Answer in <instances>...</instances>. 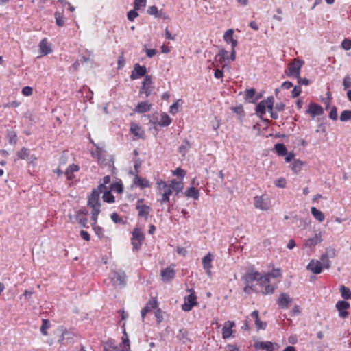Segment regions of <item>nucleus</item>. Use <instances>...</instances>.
Instances as JSON below:
<instances>
[{
  "mask_svg": "<svg viewBox=\"0 0 351 351\" xmlns=\"http://www.w3.org/2000/svg\"><path fill=\"white\" fill-rule=\"evenodd\" d=\"M158 194L161 196V198L158 199L161 204H166L169 202L170 196L173 192L178 195L181 192L184 187L182 181H178L173 179L168 184L162 180H159L156 182Z\"/></svg>",
  "mask_w": 351,
  "mask_h": 351,
  "instance_id": "nucleus-1",
  "label": "nucleus"
},
{
  "mask_svg": "<svg viewBox=\"0 0 351 351\" xmlns=\"http://www.w3.org/2000/svg\"><path fill=\"white\" fill-rule=\"evenodd\" d=\"M103 189H106V186L100 184L97 189H94L90 195L88 197V206L92 210H100L101 204L99 202L100 193L103 192Z\"/></svg>",
  "mask_w": 351,
  "mask_h": 351,
  "instance_id": "nucleus-2",
  "label": "nucleus"
},
{
  "mask_svg": "<svg viewBox=\"0 0 351 351\" xmlns=\"http://www.w3.org/2000/svg\"><path fill=\"white\" fill-rule=\"evenodd\" d=\"M274 104V98L272 96L267 97L265 100L261 101L256 106L255 110L256 114L263 119V115L265 114L266 108H267L268 110H271Z\"/></svg>",
  "mask_w": 351,
  "mask_h": 351,
  "instance_id": "nucleus-3",
  "label": "nucleus"
},
{
  "mask_svg": "<svg viewBox=\"0 0 351 351\" xmlns=\"http://www.w3.org/2000/svg\"><path fill=\"white\" fill-rule=\"evenodd\" d=\"M144 240L145 234L142 230L138 228H134L131 238V244L132 245L133 250H139Z\"/></svg>",
  "mask_w": 351,
  "mask_h": 351,
  "instance_id": "nucleus-4",
  "label": "nucleus"
},
{
  "mask_svg": "<svg viewBox=\"0 0 351 351\" xmlns=\"http://www.w3.org/2000/svg\"><path fill=\"white\" fill-rule=\"evenodd\" d=\"M187 291L190 294L184 297V304L182 305V310L186 312L190 311L198 304L195 291L193 289H189Z\"/></svg>",
  "mask_w": 351,
  "mask_h": 351,
  "instance_id": "nucleus-5",
  "label": "nucleus"
},
{
  "mask_svg": "<svg viewBox=\"0 0 351 351\" xmlns=\"http://www.w3.org/2000/svg\"><path fill=\"white\" fill-rule=\"evenodd\" d=\"M254 202V206L262 210H267L271 207L270 199L265 195L256 196Z\"/></svg>",
  "mask_w": 351,
  "mask_h": 351,
  "instance_id": "nucleus-6",
  "label": "nucleus"
},
{
  "mask_svg": "<svg viewBox=\"0 0 351 351\" xmlns=\"http://www.w3.org/2000/svg\"><path fill=\"white\" fill-rule=\"evenodd\" d=\"M303 64L304 61L299 59H294V60L288 65L287 75L293 77H298Z\"/></svg>",
  "mask_w": 351,
  "mask_h": 351,
  "instance_id": "nucleus-7",
  "label": "nucleus"
},
{
  "mask_svg": "<svg viewBox=\"0 0 351 351\" xmlns=\"http://www.w3.org/2000/svg\"><path fill=\"white\" fill-rule=\"evenodd\" d=\"M136 209L138 210V215L139 217L144 218L145 220L148 219L149 213L151 211L150 206L144 203L143 199H140L136 202Z\"/></svg>",
  "mask_w": 351,
  "mask_h": 351,
  "instance_id": "nucleus-8",
  "label": "nucleus"
},
{
  "mask_svg": "<svg viewBox=\"0 0 351 351\" xmlns=\"http://www.w3.org/2000/svg\"><path fill=\"white\" fill-rule=\"evenodd\" d=\"M87 215L88 211L86 208H82L75 212V220L82 228H88Z\"/></svg>",
  "mask_w": 351,
  "mask_h": 351,
  "instance_id": "nucleus-9",
  "label": "nucleus"
},
{
  "mask_svg": "<svg viewBox=\"0 0 351 351\" xmlns=\"http://www.w3.org/2000/svg\"><path fill=\"white\" fill-rule=\"evenodd\" d=\"M154 86H152V77L150 75H146L143 82H142V86L139 93H144L146 97H149L151 95Z\"/></svg>",
  "mask_w": 351,
  "mask_h": 351,
  "instance_id": "nucleus-10",
  "label": "nucleus"
},
{
  "mask_svg": "<svg viewBox=\"0 0 351 351\" xmlns=\"http://www.w3.org/2000/svg\"><path fill=\"white\" fill-rule=\"evenodd\" d=\"M214 256L212 253L208 252L206 256L202 258V263L204 269L205 270L208 276H212L211 268L213 267L212 262L213 261Z\"/></svg>",
  "mask_w": 351,
  "mask_h": 351,
  "instance_id": "nucleus-11",
  "label": "nucleus"
},
{
  "mask_svg": "<svg viewBox=\"0 0 351 351\" xmlns=\"http://www.w3.org/2000/svg\"><path fill=\"white\" fill-rule=\"evenodd\" d=\"M261 274L254 269H249L243 277L245 283L253 284L254 281H259Z\"/></svg>",
  "mask_w": 351,
  "mask_h": 351,
  "instance_id": "nucleus-12",
  "label": "nucleus"
},
{
  "mask_svg": "<svg viewBox=\"0 0 351 351\" xmlns=\"http://www.w3.org/2000/svg\"><path fill=\"white\" fill-rule=\"evenodd\" d=\"M160 276L162 280L164 282H169L172 280L176 276L174 266L171 265L167 268L162 269L160 272Z\"/></svg>",
  "mask_w": 351,
  "mask_h": 351,
  "instance_id": "nucleus-13",
  "label": "nucleus"
},
{
  "mask_svg": "<svg viewBox=\"0 0 351 351\" xmlns=\"http://www.w3.org/2000/svg\"><path fill=\"white\" fill-rule=\"evenodd\" d=\"M350 304L344 300L338 301L335 307L339 311V315L341 318H346L348 316L349 313L346 310L350 308Z\"/></svg>",
  "mask_w": 351,
  "mask_h": 351,
  "instance_id": "nucleus-14",
  "label": "nucleus"
},
{
  "mask_svg": "<svg viewBox=\"0 0 351 351\" xmlns=\"http://www.w3.org/2000/svg\"><path fill=\"white\" fill-rule=\"evenodd\" d=\"M147 69L145 66H141L139 64H136L134 66V69L131 72L130 78L132 80L138 79L141 77L146 76Z\"/></svg>",
  "mask_w": 351,
  "mask_h": 351,
  "instance_id": "nucleus-15",
  "label": "nucleus"
},
{
  "mask_svg": "<svg viewBox=\"0 0 351 351\" xmlns=\"http://www.w3.org/2000/svg\"><path fill=\"white\" fill-rule=\"evenodd\" d=\"M111 280L114 285L123 287L126 284V275L124 272L114 271Z\"/></svg>",
  "mask_w": 351,
  "mask_h": 351,
  "instance_id": "nucleus-16",
  "label": "nucleus"
},
{
  "mask_svg": "<svg viewBox=\"0 0 351 351\" xmlns=\"http://www.w3.org/2000/svg\"><path fill=\"white\" fill-rule=\"evenodd\" d=\"M307 269L313 274H319L322 271L323 268L322 263L317 260H311L306 267Z\"/></svg>",
  "mask_w": 351,
  "mask_h": 351,
  "instance_id": "nucleus-17",
  "label": "nucleus"
},
{
  "mask_svg": "<svg viewBox=\"0 0 351 351\" xmlns=\"http://www.w3.org/2000/svg\"><path fill=\"white\" fill-rule=\"evenodd\" d=\"M158 306L157 300L154 298L149 300L145 306L141 310L142 320L144 321L145 315L152 310L156 308Z\"/></svg>",
  "mask_w": 351,
  "mask_h": 351,
  "instance_id": "nucleus-18",
  "label": "nucleus"
},
{
  "mask_svg": "<svg viewBox=\"0 0 351 351\" xmlns=\"http://www.w3.org/2000/svg\"><path fill=\"white\" fill-rule=\"evenodd\" d=\"M228 52L226 49H219V53L215 56L213 66H218L219 64H223L228 59Z\"/></svg>",
  "mask_w": 351,
  "mask_h": 351,
  "instance_id": "nucleus-19",
  "label": "nucleus"
},
{
  "mask_svg": "<svg viewBox=\"0 0 351 351\" xmlns=\"http://www.w3.org/2000/svg\"><path fill=\"white\" fill-rule=\"evenodd\" d=\"M306 112L310 114L314 118L316 116L322 115L324 113L322 107L317 104L311 103L308 106Z\"/></svg>",
  "mask_w": 351,
  "mask_h": 351,
  "instance_id": "nucleus-20",
  "label": "nucleus"
},
{
  "mask_svg": "<svg viewBox=\"0 0 351 351\" xmlns=\"http://www.w3.org/2000/svg\"><path fill=\"white\" fill-rule=\"evenodd\" d=\"M234 325V322L232 321H227L224 323L222 328V337L223 339H228L231 337L233 332L232 328Z\"/></svg>",
  "mask_w": 351,
  "mask_h": 351,
  "instance_id": "nucleus-21",
  "label": "nucleus"
},
{
  "mask_svg": "<svg viewBox=\"0 0 351 351\" xmlns=\"http://www.w3.org/2000/svg\"><path fill=\"white\" fill-rule=\"evenodd\" d=\"M292 299L286 293L280 294L277 303L280 308H287L289 304L291 302Z\"/></svg>",
  "mask_w": 351,
  "mask_h": 351,
  "instance_id": "nucleus-22",
  "label": "nucleus"
},
{
  "mask_svg": "<svg viewBox=\"0 0 351 351\" xmlns=\"http://www.w3.org/2000/svg\"><path fill=\"white\" fill-rule=\"evenodd\" d=\"M91 143L95 146V150L91 151L92 156L95 158H97L98 162L102 163L104 162V149L96 145V144L93 141H91Z\"/></svg>",
  "mask_w": 351,
  "mask_h": 351,
  "instance_id": "nucleus-23",
  "label": "nucleus"
},
{
  "mask_svg": "<svg viewBox=\"0 0 351 351\" xmlns=\"http://www.w3.org/2000/svg\"><path fill=\"white\" fill-rule=\"evenodd\" d=\"M152 104L149 101H142L138 104L136 106L134 111L137 113H145L151 110Z\"/></svg>",
  "mask_w": 351,
  "mask_h": 351,
  "instance_id": "nucleus-24",
  "label": "nucleus"
},
{
  "mask_svg": "<svg viewBox=\"0 0 351 351\" xmlns=\"http://www.w3.org/2000/svg\"><path fill=\"white\" fill-rule=\"evenodd\" d=\"M133 184L141 189H145L150 186L149 182L146 178H143L138 175L134 176Z\"/></svg>",
  "mask_w": 351,
  "mask_h": 351,
  "instance_id": "nucleus-25",
  "label": "nucleus"
},
{
  "mask_svg": "<svg viewBox=\"0 0 351 351\" xmlns=\"http://www.w3.org/2000/svg\"><path fill=\"white\" fill-rule=\"evenodd\" d=\"M233 29H230L225 32L223 39L227 43H230L232 48H235L238 43L237 40L233 38Z\"/></svg>",
  "mask_w": 351,
  "mask_h": 351,
  "instance_id": "nucleus-26",
  "label": "nucleus"
},
{
  "mask_svg": "<svg viewBox=\"0 0 351 351\" xmlns=\"http://www.w3.org/2000/svg\"><path fill=\"white\" fill-rule=\"evenodd\" d=\"M250 315L254 319L256 327L257 330H260V329L265 330V328L267 326V324H266V322H262L260 320L259 315H258V311L257 310L254 311L251 313Z\"/></svg>",
  "mask_w": 351,
  "mask_h": 351,
  "instance_id": "nucleus-27",
  "label": "nucleus"
},
{
  "mask_svg": "<svg viewBox=\"0 0 351 351\" xmlns=\"http://www.w3.org/2000/svg\"><path fill=\"white\" fill-rule=\"evenodd\" d=\"M75 335L73 333L65 330L62 332L59 341L62 345L67 346L72 341Z\"/></svg>",
  "mask_w": 351,
  "mask_h": 351,
  "instance_id": "nucleus-28",
  "label": "nucleus"
},
{
  "mask_svg": "<svg viewBox=\"0 0 351 351\" xmlns=\"http://www.w3.org/2000/svg\"><path fill=\"white\" fill-rule=\"evenodd\" d=\"M39 48L43 56L47 55L51 52V46L49 44L47 38H43L40 41L39 44Z\"/></svg>",
  "mask_w": 351,
  "mask_h": 351,
  "instance_id": "nucleus-29",
  "label": "nucleus"
},
{
  "mask_svg": "<svg viewBox=\"0 0 351 351\" xmlns=\"http://www.w3.org/2000/svg\"><path fill=\"white\" fill-rule=\"evenodd\" d=\"M80 169V167L77 165L75 164H71L70 165L68 168L65 171V176L66 178L69 180H71L74 178V172L78 171Z\"/></svg>",
  "mask_w": 351,
  "mask_h": 351,
  "instance_id": "nucleus-30",
  "label": "nucleus"
},
{
  "mask_svg": "<svg viewBox=\"0 0 351 351\" xmlns=\"http://www.w3.org/2000/svg\"><path fill=\"white\" fill-rule=\"evenodd\" d=\"M254 348L256 349L266 350L267 351L274 350V345L270 341L256 342Z\"/></svg>",
  "mask_w": 351,
  "mask_h": 351,
  "instance_id": "nucleus-31",
  "label": "nucleus"
},
{
  "mask_svg": "<svg viewBox=\"0 0 351 351\" xmlns=\"http://www.w3.org/2000/svg\"><path fill=\"white\" fill-rule=\"evenodd\" d=\"M322 241V239L321 235L316 234L313 237L309 238L307 240H306L304 245L307 247H311L320 243Z\"/></svg>",
  "mask_w": 351,
  "mask_h": 351,
  "instance_id": "nucleus-32",
  "label": "nucleus"
},
{
  "mask_svg": "<svg viewBox=\"0 0 351 351\" xmlns=\"http://www.w3.org/2000/svg\"><path fill=\"white\" fill-rule=\"evenodd\" d=\"M120 348H121V351H130V340L125 330H123V335L122 337V341L120 343Z\"/></svg>",
  "mask_w": 351,
  "mask_h": 351,
  "instance_id": "nucleus-33",
  "label": "nucleus"
},
{
  "mask_svg": "<svg viewBox=\"0 0 351 351\" xmlns=\"http://www.w3.org/2000/svg\"><path fill=\"white\" fill-rule=\"evenodd\" d=\"M311 212L314 218L317 219L319 222L324 221L325 216L321 210L317 209L315 207H312L311 209Z\"/></svg>",
  "mask_w": 351,
  "mask_h": 351,
  "instance_id": "nucleus-34",
  "label": "nucleus"
},
{
  "mask_svg": "<svg viewBox=\"0 0 351 351\" xmlns=\"http://www.w3.org/2000/svg\"><path fill=\"white\" fill-rule=\"evenodd\" d=\"M304 162L300 160H294L291 164V169L295 174H298L302 169Z\"/></svg>",
  "mask_w": 351,
  "mask_h": 351,
  "instance_id": "nucleus-35",
  "label": "nucleus"
},
{
  "mask_svg": "<svg viewBox=\"0 0 351 351\" xmlns=\"http://www.w3.org/2000/svg\"><path fill=\"white\" fill-rule=\"evenodd\" d=\"M54 16L56 25L58 27H63L65 24L63 12L56 11Z\"/></svg>",
  "mask_w": 351,
  "mask_h": 351,
  "instance_id": "nucleus-36",
  "label": "nucleus"
},
{
  "mask_svg": "<svg viewBox=\"0 0 351 351\" xmlns=\"http://www.w3.org/2000/svg\"><path fill=\"white\" fill-rule=\"evenodd\" d=\"M185 195L187 197H193L194 199L197 200L199 198V191L194 187H190L185 191Z\"/></svg>",
  "mask_w": 351,
  "mask_h": 351,
  "instance_id": "nucleus-37",
  "label": "nucleus"
},
{
  "mask_svg": "<svg viewBox=\"0 0 351 351\" xmlns=\"http://www.w3.org/2000/svg\"><path fill=\"white\" fill-rule=\"evenodd\" d=\"M274 149L278 156H285L287 154V149L282 143H277L274 145Z\"/></svg>",
  "mask_w": 351,
  "mask_h": 351,
  "instance_id": "nucleus-38",
  "label": "nucleus"
},
{
  "mask_svg": "<svg viewBox=\"0 0 351 351\" xmlns=\"http://www.w3.org/2000/svg\"><path fill=\"white\" fill-rule=\"evenodd\" d=\"M339 290H340L341 296L343 299H345V300L350 299L351 300V290L348 287H347L344 285H341L340 287Z\"/></svg>",
  "mask_w": 351,
  "mask_h": 351,
  "instance_id": "nucleus-39",
  "label": "nucleus"
},
{
  "mask_svg": "<svg viewBox=\"0 0 351 351\" xmlns=\"http://www.w3.org/2000/svg\"><path fill=\"white\" fill-rule=\"evenodd\" d=\"M256 91L254 88L247 89L245 90V99L249 102H254L257 99L255 98Z\"/></svg>",
  "mask_w": 351,
  "mask_h": 351,
  "instance_id": "nucleus-40",
  "label": "nucleus"
},
{
  "mask_svg": "<svg viewBox=\"0 0 351 351\" xmlns=\"http://www.w3.org/2000/svg\"><path fill=\"white\" fill-rule=\"evenodd\" d=\"M103 200L108 203H113L114 202V197L112 195L110 191H107L106 189H103Z\"/></svg>",
  "mask_w": 351,
  "mask_h": 351,
  "instance_id": "nucleus-41",
  "label": "nucleus"
},
{
  "mask_svg": "<svg viewBox=\"0 0 351 351\" xmlns=\"http://www.w3.org/2000/svg\"><path fill=\"white\" fill-rule=\"evenodd\" d=\"M29 155V151L28 149L25 147H23L16 153L18 158L21 160H27L28 158Z\"/></svg>",
  "mask_w": 351,
  "mask_h": 351,
  "instance_id": "nucleus-42",
  "label": "nucleus"
},
{
  "mask_svg": "<svg viewBox=\"0 0 351 351\" xmlns=\"http://www.w3.org/2000/svg\"><path fill=\"white\" fill-rule=\"evenodd\" d=\"M171 123V119L167 114H163L158 121V125L160 126H168Z\"/></svg>",
  "mask_w": 351,
  "mask_h": 351,
  "instance_id": "nucleus-43",
  "label": "nucleus"
},
{
  "mask_svg": "<svg viewBox=\"0 0 351 351\" xmlns=\"http://www.w3.org/2000/svg\"><path fill=\"white\" fill-rule=\"evenodd\" d=\"M110 191H112L117 193H121L123 192L122 184L118 182L111 184Z\"/></svg>",
  "mask_w": 351,
  "mask_h": 351,
  "instance_id": "nucleus-44",
  "label": "nucleus"
},
{
  "mask_svg": "<svg viewBox=\"0 0 351 351\" xmlns=\"http://www.w3.org/2000/svg\"><path fill=\"white\" fill-rule=\"evenodd\" d=\"M105 351H121V348H118L114 343L108 342L104 347Z\"/></svg>",
  "mask_w": 351,
  "mask_h": 351,
  "instance_id": "nucleus-45",
  "label": "nucleus"
},
{
  "mask_svg": "<svg viewBox=\"0 0 351 351\" xmlns=\"http://www.w3.org/2000/svg\"><path fill=\"white\" fill-rule=\"evenodd\" d=\"M270 277L269 275H267V274H265L264 275H261L260 280H259V284L261 287H264L265 285H269L270 282Z\"/></svg>",
  "mask_w": 351,
  "mask_h": 351,
  "instance_id": "nucleus-46",
  "label": "nucleus"
},
{
  "mask_svg": "<svg viewBox=\"0 0 351 351\" xmlns=\"http://www.w3.org/2000/svg\"><path fill=\"white\" fill-rule=\"evenodd\" d=\"M336 256V250L332 247H328L324 254V258H333Z\"/></svg>",
  "mask_w": 351,
  "mask_h": 351,
  "instance_id": "nucleus-47",
  "label": "nucleus"
},
{
  "mask_svg": "<svg viewBox=\"0 0 351 351\" xmlns=\"http://www.w3.org/2000/svg\"><path fill=\"white\" fill-rule=\"evenodd\" d=\"M141 130V128L135 123H132L131 125L130 131L136 137L141 138L142 135L139 134V131Z\"/></svg>",
  "mask_w": 351,
  "mask_h": 351,
  "instance_id": "nucleus-48",
  "label": "nucleus"
},
{
  "mask_svg": "<svg viewBox=\"0 0 351 351\" xmlns=\"http://www.w3.org/2000/svg\"><path fill=\"white\" fill-rule=\"evenodd\" d=\"M351 119V110H343L340 115V120L341 121H347Z\"/></svg>",
  "mask_w": 351,
  "mask_h": 351,
  "instance_id": "nucleus-49",
  "label": "nucleus"
},
{
  "mask_svg": "<svg viewBox=\"0 0 351 351\" xmlns=\"http://www.w3.org/2000/svg\"><path fill=\"white\" fill-rule=\"evenodd\" d=\"M264 289L262 291L263 295H268L274 293L276 288L274 286L271 285H267L263 287Z\"/></svg>",
  "mask_w": 351,
  "mask_h": 351,
  "instance_id": "nucleus-50",
  "label": "nucleus"
},
{
  "mask_svg": "<svg viewBox=\"0 0 351 351\" xmlns=\"http://www.w3.org/2000/svg\"><path fill=\"white\" fill-rule=\"evenodd\" d=\"M110 217L112 221L115 223L123 224L125 223L122 217H120L119 215L117 213H112Z\"/></svg>",
  "mask_w": 351,
  "mask_h": 351,
  "instance_id": "nucleus-51",
  "label": "nucleus"
},
{
  "mask_svg": "<svg viewBox=\"0 0 351 351\" xmlns=\"http://www.w3.org/2000/svg\"><path fill=\"white\" fill-rule=\"evenodd\" d=\"M93 229L95 234L99 237L102 238L104 237V229L103 228L97 226V224H92Z\"/></svg>",
  "mask_w": 351,
  "mask_h": 351,
  "instance_id": "nucleus-52",
  "label": "nucleus"
},
{
  "mask_svg": "<svg viewBox=\"0 0 351 351\" xmlns=\"http://www.w3.org/2000/svg\"><path fill=\"white\" fill-rule=\"evenodd\" d=\"M50 327V323L47 319H43L40 331L44 335H47V329Z\"/></svg>",
  "mask_w": 351,
  "mask_h": 351,
  "instance_id": "nucleus-53",
  "label": "nucleus"
},
{
  "mask_svg": "<svg viewBox=\"0 0 351 351\" xmlns=\"http://www.w3.org/2000/svg\"><path fill=\"white\" fill-rule=\"evenodd\" d=\"M145 0H134V8L135 9V10H139L141 7H145Z\"/></svg>",
  "mask_w": 351,
  "mask_h": 351,
  "instance_id": "nucleus-54",
  "label": "nucleus"
},
{
  "mask_svg": "<svg viewBox=\"0 0 351 351\" xmlns=\"http://www.w3.org/2000/svg\"><path fill=\"white\" fill-rule=\"evenodd\" d=\"M138 16V12H136V10H135V9L134 8V10H132L130 11H129L127 14V17H128V19L130 21H134V20Z\"/></svg>",
  "mask_w": 351,
  "mask_h": 351,
  "instance_id": "nucleus-55",
  "label": "nucleus"
},
{
  "mask_svg": "<svg viewBox=\"0 0 351 351\" xmlns=\"http://www.w3.org/2000/svg\"><path fill=\"white\" fill-rule=\"evenodd\" d=\"M329 259V258H324V254L320 257V262L322 263V266L326 269H329L330 267V261Z\"/></svg>",
  "mask_w": 351,
  "mask_h": 351,
  "instance_id": "nucleus-56",
  "label": "nucleus"
},
{
  "mask_svg": "<svg viewBox=\"0 0 351 351\" xmlns=\"http://www.w3.org/2000/svg\"><path fill=\"white\" fill-rule=\"evenodd\" d=\"M147 13L150 15H154L156 17H159L158 8L155 5L150 6L147 9Z\"/></svg>",
  "mask_w": 351,
  "mask_h": 351,
  "instance_id": "nucleus-57",
  "label": "nucleus"
},
{
  "mask_svg": "<svg viewBox=\"0 0 351 351\" xmlns=\"http://www.w3.org/2000/svg\"><path fill=\"white\" fill-rule=\"evenodd\" d=\"M243 291L245 293H246L247 294H250L252 292L256 291V289H254L252 283V284L245 283V287H244Z\"/></svg>",
  "mask_w": 351,
  "mask_h": 351,
  "instance_id": "nucleus-58",
  "label": "nucleus"
},
{
  "mask_svg": "<svg viewBox=\"0 0 351 351\" xmlns=\"http://www.w3.org/2000/svg\"><path fill=\"white\" fill-rule=\"evenodd\" d=\"M341 47L345 50H350L351 49V40L345 38L341 43Z\"/></svg>",
  "mask_w": 351,
  "mask_h": 351,
  "instance_id": "nucleus-59",
  "label": "nucleus"
},
{
  "mask_svg": "<svg viewBox=\"0 0 351 351\" xmlns=\"http://www.w3.org/2000/svg\"><path fill=\"white\" fill-rule=\"evenodd\" d=\"M267 274L269 275L270 278H278L281 276V271L280 269H274L271 272L267 273Z\"/></svg>",
  "mask_w": 351,
  "mask_h": 351,
  "instance_id": "nucleus-60",
  "label": "nucleus"
},
{
  "mask_svg": "<svg viewBox=\"0 0 351 351\" xmlns=\"http://www.w3.org/2000/svg\"><path fill=\"white\" fill-rule=\"evenodd\" d=\"M21 93L24 96H30L33 93V88L28 86H25L23 88Z\"/></svg>",
  "mask_w": 351,
  "mask_h": 351,
  "instance_id": "nucleus-61",
  "label": "nucleus"
},
{
  "mask_svg": "<svg viewBox=\"0 0 351 351\" xmlns=\"http://www.w3.org/2000/svg\"><path fill=\"white\" fill-rule=\"evenodd\" d=\"M286 180L283 178L276 180L274 182L275 185L279 188H285L286 186Z\"/></svg>",
  "mask_w": 351,
  "mask_h": 351,
  "instance_id": "nucleus-62",
  "label": "nucleus"
},
{
  "mask_svg": "<svg viewBox=\"0 0 351 351\" xmlns=\"http://www.w3.org/2000/svg\"><path fill=\"white\" fill-rule=\"evenodd\" d=\"M173 175L176 176L178 177H180L181 178H183L186 176V171L183 169H182L180 167L177 168L173 171Z\"/></svg>",
  "mask_w": 351,
  "mask_h": 351,
  "instance_id": "nucleus-63",
  "label": "nucleus"
},
{
  "mask_svg": "<svg viewBox=\"0 0 351 351\" xmlns=\"http://www.w3.org/2000/svg\"><path fill=\"white\" fill-rule=\"evenodd\" d=\"M343 86L345 90L351 87V78L346 76L343 80Z\"/></svg>",
  "mask_w": 351,
  "mask_h": 351,
  "instance_id": "nucleus-64",
  "label": "nucleus"
}]
</instances>
